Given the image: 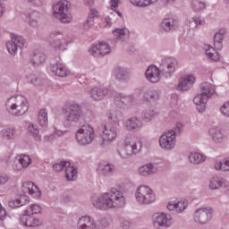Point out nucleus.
Instances as JSON below:
<instances>
[{"mask_svg": "<svg viewBox=\"0 0 229 229\" xmlns=\"http://www.w3.org/2000/svg\"><path fill=\"white\" fill-rule=\"evenodd\" d=\"M95 208L109 210V208H121L126 205V197L123 191L112 188L109 191L92 197Z\"/></svg>", "mask_w": 229, "mask_h": 229, "instance_id": "nucleus-1", "label": "nucleus"}, {"mask_svg": "<svg viewBox=\"0 0 229 229\" xmlns=\"http://www.w3.org/2000/svg\"><path fill=\"white\" fill-rule=\"evenodd\" d=\"M142 140L135 136L127 137L123 143L118 146L117 153L121 158H128L139 155L142 151Z\"/></svg>", "mask_w": 229, "mask_h": 229, "instance_id": "nucleus-2", "label": "nucleus"}, {"mask_svg": "<svg viewBox=\"0 0 229 229\" xmlns=\"http://www.w3.org/2000/svg\"><path fill=\"white\" fill-rule=\"evenodd\" d=\"M5 108L10 115L19 117L24 115L30 110V104H28V99L24 96L17 95L7 99Z\"/></svg>", "mask_w": 229, "mask_h": 229, "instance_id": "nucleus-3", "label": "nucleus"}, {"mask_svg": "<svg viewBox=\"0 0 229 229\" xmlns=\"http://www.w3.org/2000/svg\"><path fill=\"white\" fill-rule=\"evenodd\" d=\"M200 94L193 98V103L197 106L198 112L203 114L207 110V101L216 94V87L210 82H203L200 84Z\"/></svg>", "mask_w": 229, "mask_h": 229, "instance_id": "nucleus-4", "label": "nucleus"}, {"mask_svg": "<svg viewBox=\"0 0 229 229\" xmlns=\"http://www.w3.org/2000/svg\"><path fill=\"white\" fill-rule=\"evenodd\" d=\"M94 128L89 124H84L76 132V139L81 146H87L91 144L94 140Z\"/></svg>", "mask_w": 229, "mask_h": 229, "instance_id": "nucleus-5", "label": "nucleus"}, {"mask_svg": "<svg viewBox=\"0 0 229 229\" xmlns=\"http://www.w3.org/2000/svg\"><path fill=\"white\" fill-rule=\"evenodd\" d=\"M135 198L138 203H142L143 205H149V203H153L157 197L155 196V192L148 186H140L135 193Z\"/></svg>", "mask_w": 229, "mask_h": 229, "instance_id": "nucleus-6", "label": "nucleus"}, {"mask_svg": "<svg viewBox=\"0 0 229 229\" xmlns=\"http://www.w3.org/2000/svg\"><path fill=\"white\" fill-rule=\"evenodd\" d=\"M53 168L56 173L65 169V177L69 182H72L78 177V168L72 165L70 162L62 161L61 163H56L53 165Z\"/></svg>", "mask_w": 229, "mask_h": 229, "instance_id": "nucleus-7", "label": "nucleus"}, {"mask_svg": "<svg viewBox=\"0 0 229 229\" xmlns=\"http://www.w3.org/2000/svg\"><path fill=\"white\" fill-rule=\"evenodd\" d=\"M159 146L162 148V149H165L166 151L174 149V146H176V131L172 130L165 132L159 138Z\"/></svg>", "mask_w": 229, "mask_h": 229, "instance_id": "nucleus-8", "label": "nucleus"}, {"mask_svg": "<svg viewBox=\"0 0 229 229\" xmlns=\"http://www.w3.org/2000/svg\"><path fill=\"white\" fill-rule=\"evenodd\" d=\"M213 212L212 208H199L193 214V221L198 223V225H207L212 220Z\"/></svg>", "mask_w": 229, "mask_h": 229, "instance_id": "nucleus-9", "label": "nucleus"}, {"mask_svg": "<svg viewBox=\"0 0 229 229\" xmlns=\"http://www.w3.org/2000/svg\"><path fill=\"white\" fill-rule=\"evenodd\" d=\"M114 105L121 110H130L135 105V98L130 95L117 93L114 96Z\"/></svg>", "mask_w": 229, "mask_h": 229, "instance_id": "nucleus-10", "label": "nucleus"}, {"mask_svg": "<svg viewBox=\"0 0 229 229\" xmlns=\"http://www.w3.org/2000/svg\"><path fill=\"white\" fill-rule=\"evenodd\" d=\"M153 225L158 229L169 228L173 225V218L164 213H156L153 215Z\"/></svg>", "mask_w": 229, "mask_h": 229, "instance_id": "nucleus-11", "label": "nucleus"}, {"mask_svg": "<svg viewBox=\"0 0 229 229\" xmlns=\"http://www.w3.org/2000/svg\"><path fill=\"white\" fill-rule=\"evenodd\" d=\"M26 41L22 36H12V39L9 40L6 44V47L10 55H17L19 49L24 47Z\"/></svg>", "mask_w": 229, "mask_h": 229, "instance_id": "nucleus-12", "label": "nucleus"}, {"mask_svg": "<svg viewBox=\"0 0 229 229\" xmlns=\"http://www.w3.org/2000/svg\"><path fill=\"white\" fill-rule=\"evenodd\" d=\"M81 106L78 104H73L66 109L64 115L68 123H78L81 117Z\"/></svg>", "mask_w": 229, "mask_h": 229, "instance_id": "nucleus-13", "label": "nucleus"}, {"mask_svg": "<svg viewBox=\"0 0 229 229\" xmlns=\"http://www.w3.org/2000/svg\"><path fill=\"white\" fill-rule=\"evenodd\" d=\"M162 72L165 76H171L174 74L176 67H178V61L173 57H165L161 60Z\"/></svg>", "mask_w": 229, "mask_h": 229, "instance_id": "nucleus-14", "label": "nucleus"}, {"mask_svg": "<svg viewBox=\"0 0 229 229\" xmlns=\"http://www.w3.org/2000/svg\"><path fill=\"white\" fill-rule=\"evenodd\" d=\"M110 46L106 43H100L98 45H93L89 48V55L94 56L95 58H101V56H105L106 55H110Z\"/></svg>", "mask_w": 229, "mask_h": 229, "instance_id": "nucleus-15", "label": "nucleus"}, {"mask_svg": "<svg viewBox=\"0 0 229 229\" xmlns=\"http://www.w3.org/2000/svg\"><path fill=\"white\" fill-rule=\"evenodd\" d=\"M21 225L23 226H28L29 228H37V226H42V220L30 215L28 213H23L20 217Z\"/></svg>", "mask_w": 229, "mask_h": 229, "instance_id": "nucleus-16", "label": "nucleus"}, {"mask_svg": "<svg viewBox=\"0 0 229 229\" xmlns=\"http://www.w3.org/2000/svg\"><path fill=\"white\" fill-rule=\"evenodd\" d=\"M208 135L216 144H221L227 139V136L225 134V131H223L219 126L211 127L208 130Z\"/></svg>", "mask_w": 229, "mask_h": 229, "instance_id": "nucleus-17", "label": "nucleus"}, {"mask_svg": "<svg viewBox=\"0 0 229 229\" xmlns=\"http://www.w3.org/2000/svg\"><path fill=\"white\" fill-rule=\"evenodd\" d=\"M51 38H54V40L50 42L51 47L55 49H65V47H67V44H69L67 36L60 35V32L52 34Z\"/></svg>", "mask_w": 229, "mask_h": 229, "instance_id": "nucleus-18", "label": "nucleus"}, {"mask_svg": "<svg viewBox=\"0 0 229 229\" xmlns=\"http://www.w3.org/2000/svg\"><path fill=\"white\" fill-rule=\"evenodd\" d=\"M21 191L24 194H30L33 196V198H40L42 196V192L38 190V187L35 185L33 182H25L21 186Z\"/></svg>", "mask_w": 229, "mask_h": 229, "instance_id": "nucleus-19", "label": "nucleus"}, {"mask_svg": "<svg viewBox=\"0 0 229 229\" xmlns=\"http://www.w3.org/2000/svg\"><path fill=\"white\" fill-rule=\"evenodd\" d=\"M117 131H119V130L116 127L104 125L102 146H105L106 142L115 140L117 138Z\"/></svg>", "mask_w": 229, "mask_h": 229, "instance_id": "nucleus-20", "label": "nucleus"}, {"mask_svg": "<svg viewBox=\"0 0 229 229\" xmlns=\"http://www.w3.org/2000/svg\"><path fill=\"white\" fill-rule=\"evenodd\" d=\"M71 8V4L67 0H59L53 5V12L55 17H60L64 15V13H67L69 9Z\"/></svg>", "mask_w": 229, "mask_h": 229, "instance_id": "nucleus-21", "label": "nucleus"}, {"mask_svg": "<svg viewBox=\"0 0 229 229\" xmlns=\"http://www.w3.org/2000/svg\"><path fill=\"white\" fill-rule=\"evenodd\" d=\"M89 94L93 101H101V99H105L108 96V88L94 87L89 90Z\"/></svg>", "mask_w": 229, "mask_h": 229, "instance_id": "nucleus-22", "label": "nucleus"}, {"mask_svg": "<svg viewBox=\"0 0 229 229\" xmlns=\"http://www.w3.org/2000/svg\"><path fill=\"white\" fill-rule=\"evenodd\" d=\"M160 69L155 65H150L145 72L146 79L150 83H158L160 81Z\"/></svg>", "mask_w": 229, "mask_h": 229, "instance_id": "nucleus-23", "label": "nucleus"}, {"mask_svg": "<svg viewBox=\"0 0 229 229\" xmlns=\"http://www.w3.org/2000/svg\"><path fill=\"white\" fill-rule=\"evenodd\" d=\"M187 207H189V202L186 199H182L179 201H170L167 205V209L170 212H176L177 214H182Z\"/></svg>", "mask_w": 229, "mask_h": 229, "instance_id": "nucleus-24", "label": "nucleus"}, {"mask_svg": "<svg viewBox=\"0 0 229 229\" xmlns=\"http://www.w3.org/2000/svg\"><path fill=\"white\" fill-rule=\"evenodd\" d=\"M115 171V166L110 163L100 162L97 166V173L100 176H110Z\"/></svg>", "mask_w": 229, "mask_h": 229, "instance_id": "nucleus-25", "label": "nucleus"}, {"mask_svg": "<svg viewBox=\"0 0 229 229\" xmlns=\"http://www.w3.org/2000/svg\"><path fill=\"white\" fill-rule=\"evenodd\" d=\"M123 125L125 126V129L128 130V131H135L142 128V121L137 116H132L127 119Z\"/></svg>", "mask_w": 229, "mask_h": 229, "instance_id": "nucleus-26", "label": "nucleus"}, {"mask_svg": "<svg viewBox=\"0 0 229 229\" xmlns=\"http://www.w3.org/2000/svg\"><path fill=\"white\" fill-rule=\"evenodd\" d=\"M114 77L117 81H120V83H126L127 81H130V78H131V73L127 68L118 67L114 71Z\"/></svg>", "mask_w": 229, "mask_h": 229, "instance_id": "nucleus-27", "label": "nucleus"}, {"mask_svg": "<svg viewBox=\"0 0 229 229\" xmlns=\"http://www.w3.org/2000/svg\"><path fill=\"white\" fill-rule=\"evenodd\" d=\"M196 82V77L193 75H187L185 77L181 78L180 82L177 86L178 90H189Z\"/></svg>", "mask_w": 229, "mask_h": 229, "instance_id": "nucleus-28", "label": "nucleus"}, {"mask_svg": "<svg viewBox=\"0 0 229 229\" xmlns=\"http://www.w3.org/2000/svg\"><path fill=\"white\" fill-rule=\"evenodd\" d=\"M78 229H96L98 225L96 221L93 220L90 216H82L78 221Z\"/></svg>", "mask_w": 229, "mask_h": 229, "instance_id": "nucleus-29", "label": "nucleus"}, {"mask_svg": "<svg viewBox=\"0 0 229 229\" xmlns=\"http://www.w3.org/2000/svg\"><path fill=\"white\" fill-rule=\"evenodd\" d=\"M50 70L55 76H59V78H65L69 74L67 68L58 62L51 64Z\"/></svg>", "mask_w": 229, "mask_h": 229, "instance_id": "nucleus-30", "label": "nucleus"}, {"mask_svg": "<svg viewBox=\"0 0 229 229\" xmlns=\"http://www.w3.org/2000/svg\"><path fill=\"white\" fill-rule=\"evenodd\" d=\"M41 17H42V13H40L37 10H31L28 12L26 14V18L29 21V24L32 28L38 27V21H40Z\"/></svg>", "mask_w": 229, "mask_h": 229, "instance_id": "nucleus-31", "label": "nucleus"}, {"mask_svg": "<svg viewBox=\"0 0 229 229\" xmlns=\"http://www.w3.org/2000/svg\"><path fill=\"white\" fill-rule=\"evenodd\" d=\"M160 99V92L157 89H148L143 94V101L147 103H156Z\"/></svg>", "mask_w": 229, "mask_h": 229, "instance_id": "nucleus-32", "label": "nucleus"}, {"mask_svg": "<svg viewBox=\"0 0 229 229\" xmlns=\"http://www.w3.org/2000/svg\"><path fill=\"white\" fill-rule=\"evenodd\" d=\"M157 171L158 168H157L153 163H148L139 168V173L141 176H149V174H155Z\"/></svg>", "mask_w": 229, "mask_h": 229, "instance_id": "nucleus-33", "label": "nucleus"}, {"mask_svg": "<svg viewBox=\"0 0 229 229\" xmlns=\"http://www.w3.org/2000/svg\"><path fill=\"white\" fill-rule=\"evenodd\" d=\"M226 183H228V182H226V180L224 178L215 176L209 182V189H211V191H216L219 187L225 189Z\"/></svg>", "mask_w": 229, "mask_h": 229, "instance_id": "nucleus-34", "label": "nucleus"}, {"mask_svg": "<svg viewBox=\"0 0 229 229\" xmlns=\"http://www.w3.org/2000/svg\"><path fill=\"white\" fill-rule=\"evenodd\" d=\"M225 35H226V29H221L215 34L214 46L216 49H223V38H225Z\"/></svg>", "mask_w": 229, "mask_h": 229, "instance_id": "nucleus-35", "label": "nucleus"}, {"mask_svg": "<svg viewBox=\"0 0 229 229\" xmlns=\"http://www.w3.org/2000/svg\"><path fill=\"white\" fill-rule=\"evenodd\" d=\"M96 17H99V12L97 11L96 8H90L88 19L84 23V30H90V28L94 26V19H96Z\"/></svg>", "mask_w": 229, "mask_h": 229, "instance_id": "nucleus-36", "label": "nucleus"}, {"mask_svg": "<svg viewBox=\"0 0 229 229\" xmlns=\"http://www.w3.org/2000/svg\"><path fill=\"white\" fill-rule=\"evenodd\" d=\"M113 35L117 40H122L124 42V40H128V37H130V30H128L126 28L114 29L113 30Z\"/></svg>", "mask_w": 229, "mask_h": 229, "instance_id": "nucleus-37", "label": "nucleus"}, {"mask_svg": "<svg viewBox=\"0 0 229 229\" xmlns=\"http://www.w3.org/2000/svg\"><path fill=\"white\" fill-rule=\"evenodd\" d=\"M204 49L208 60H211V62H217L219 60V53H217V51H216L210 45H205Z\"/></svg>", "mask_w": 229, "mask_h": 229, "instance_id": "nucleus-38", "label": "nucleus"}, {"mask_svg": "<svg viewBox=\"0 0 229 229\" xmlns=\"http://www.w3.org/2000/svg\"><path fill=\"white\" fill-rule=\"evenodd\" d=\"M45 61L46 55H44L42 52H36L33 54L30 59V64H32L34 67H38V65H42Z\"/></svg>", "mask_w": 229, "mask_h": 229, "instance_id": "nucleus-39", "label": "nucleus"}, {"mask_svg": "<svg viewBox=\"0 0 229 229\" xmlns=\"http://www.w3.org/2000/svg\"><path fill=\"white\" fill-rule=\"evenodd\" d=\"M174 26H176V21L173 18H167L161 22L160 30L163 31H171L174 30Z\"/></svg>", "mask_w": 229, "mask_h": 229, "instance_id": "nucleus-40", "label": "nucleus"}, {"mask_svg": "<svg viewBox=\"0 0 229 229\" xmlns=\"http://www.w3.org/2000/svg\"><path fill=\"white\" fill-rule=\"evenodd\" d=\"M17 129L14 127L5 128L2 131L1 135L4 140H13Z\"/></svg>", "mask_w": 229, "mask_h": 229, "instance_id": "nucleus-41", "label": "nucleus"}, {"mask_svg": "<svg viewBox=\"0 0 229 229\" xmlns=\"http://www.w3.org/2000/svg\"><path fill=\"white\" fill-rule=\"evenodd\" d=\"M206 159L207 157L203 156V154L198 152H191L189 156V161L191 164H202V162H205Z\"/></svg>", "mask_w": 229, "mask_h": 229, "instance_id": "nucleus-42", "label": "nucleus"}, {"mask_svg": "<svg viewBox=\"0 0 229 229\" xmlns=\"http://www.w3.org/2000/svg\"><path fill=\"white\" fill-rule=\"evenodd\" d=\"M28 203H30V197L27 195H21L19 199L10 202V207L19 208L23 207V205H28Z\"/></svg>", "mask_w": 229, "mask_h": 229, "instance_id": "nucleus-43", "label": "nucleus"}, {"mask_svg": "<svg viewBox=\"0 0 229 229\" xmlns=\"http://www.w3.org/2000/svg\"><path fill=\"white\" fill-rule=\"evenodd\" d=\"M28 131H29L30 135L34 137V139L38 142L41 140L40 135H38L40 133V131L38 130V126L37 124L30 123L29 127H28Z\"/></svg>", "mask_w": 229, "mask_h": 229, "instance_id": "nucleus-44", "label": "nucleus"}, {"mask_svg": "<svg viewBox=\"0 0 229 229\" xmlns=\"http://www.w3.org/2000/svg\"><path fill=\"white\" fill-rule=\"evenodd\" d=\"M107 118L113 123H119V121L123 119V112L119 110H113L107 114Z\"/></svg>", "mask_w": 229, "mask_h": 229, "instance_id": "nucleus-45", "label": "nucleus"}, {"mask_svg": "<svg viewBox=\"0 0 229 229\" xmlns=\"http://www.w3.org/2000/svg\"><path fill=\"white\" fill-rule=\"evenodd\" d=\"M157 117V112L153 109H145L141 114V119L146 123H149V121H153Z\"/></svg>", "mask_w": 229, "mask_h": 229, "instance_id": "nucleus-46", "label": "nucleus"}, {"mask_svg": "<svg viewBox=\"0 0 229 229\" xmlns=\"http://www.w3.org/2000/svg\"><path fill=\"white\" fill-rule=\"evenodd\" d=\"M132 4L135 6H140V8H146L147 6H151L155 4L158 0H130Z\"/></svg>", "mask_w": 229, "mask_h": 229, "instance_id": "nucleus-47", "label": "nucleus"}, {"mask_svg": "<svg viewBox=\"0 0 229 229\" xmlns=\"http://www.w3.org/2000/svg\"><path fill=\"white\" fill-rule=\"evenodd\" d=\"M191 6L194 12H203L207 8V3L203 0H192Z\"/></svg>", "mask_w": 229, "mask_h": 229, "instance_id": "nucleus-48", "label": "nucleus"}, {"mask_svg": "<svg viewBox=\"0 0 229 229\" xmlns=\"http://www.w3.org/2000/svg\"><path fill=\"white\" fill-rule=\"evenodd\" d=\"M38 123L40 126H47L48 120H47V111L46 109H42L39 111L38 115Z\"/></svg>", "mask_w": 229, "mask_h": 229, "instance_id": "nucleus-49", "label": "nucleus"}, {"mask_svg": "<svg viewBox=\"0 0 229 229\" xmlns=\"http://www.w3.org/2000/svg\"><path fill=\"white\" fill-rule=\"evenodd\" d=\"M19 164H21V167L23 169H26L28 167H30V165H31V157H30V156L28 155H20L19 156Z\"/></svg>", "mask_w": 229, "mask_h": 229, "instance_id": "nucleus-50", "label": "nucleus"}, {"mask_svg": "<svg viewBox=\"0 0 229 229\" xmlns=\"http://www.w3.org/2000/svg\"><path fill=\"white\" fill-rule=\"evenodd\" d=\"M40 212H42V208H40L38 204H32L24 210V214H29L30 216L40 214Z\"/></svg>", "mask_w": 229, "mask_h": 229, "instance_id": "nucleus-51", "label": "nucleus"}, {"mask_svg": "<svg viewBox=\"0 0 229 229\" xmlns=\"http://www.w3.org/2000/svg\"><path fill=\"white\" fill-rule=\"evenodd\" d=\"M215 169L222 170V171H229V160L224 159L222 162H218L215 164Z\"/></svg>", "mask_w": 229, "mask_h": 229, "instance_id": "nucleus-52", "label": "nucleus"}, {"mask_svg": "<svg viewBox=\"0 0 229 229\" xmlns=\"http://www.w3.org/2000/svg\"><path fill=\"white\" fill-rule=\"evenodd\" d=\"M27 4L29 6H33L34 8H42V6L45 4V0H26Z\"/></svg>", "mask_w": 229, "mask_h": 229, "instance_id": "nucleus-53", "label": "nucleus"}, {"mask_svg": "<svg viewBox=\"0 0 229 229\" xmlns=\"http://www.w3.org/2000/svg\"><path fill=\"white\" fill-rule=\"evenodd\" d=\"M203 24V20L201 19V17H195V18H191L190 20V23L189 26L190 28H196L198 25H201Z\"/></svg>", "mask_w": 229, "mask_h": 229, "instance_id": "nucleus-54", "label": "nucleus"}, {"mask_svg": "<svg viewBox=\"0 0 229 229\" xmlns=\"http://www.w3.org/2000/svg\"><path fill=\"white\" fill-rule=\"evenodd\" d=\"M220 112L224 117H229V101L225 102L220 108Z\"/></svg>", "mask_w": 229, "mask_h": 229, "instance_id": "nucleus-55", "label": "nucleus"}, {"mask_svg": "<svg viewBox=\"0 0 229 229\" xmlns=\"http://www.w3.org/2000/svg\"><path fill=\"white\" fill-rule=\"evenodd\" d=\"M57 19H60L61 22L67 23L72 21V16L69 15L67 13H64L61 16L57 17Z\"/></svg>", "mask_w": 229, "mask_h": 229, "instance_id": "nucleus-56", "label": "nucleus"}, {"mask_svg": "<svg viewBox=\"0 0 229 229\" xmlns=\"http://www.w3.org/2000/svg\"><path fill=\"white\" fill-rule=\"evenodd\" d=\"M99 226L100 228H106L110 226V217H104L99 220Z\"/></svg>", "mask_w": 229, "mask_h": 229, "instance_id": "nucleus-57", "label": "nucleus"}, {"mask_svg": "<svg viewBox=\"0 0 229 229\" xmlns=\"http://www.w3.org/2000/svg\"><path fill=\"white\" fill-rule=\"evenodd\" d=\"M10 181V176L8 174H0V185H4Z\"/></svg>", "mask_w": 229, "mask_h": 229, "instance_id": "nucleus-58", "label": "nucleus"}, {"mask_svg": "<svg viewBox=\"0 0 229 229\" xmlns=\"http://www.w3.org/2000/svg\"><path fill=\"white\" fill-rule=\"evenodd\" d=\"M4 219H6V209L0 203V221H4Z\"/></svg>", "mask_w": 229, "mask_h": 229, "instance_id": "nucleus-59", "label": "nucleus"}, {"mask_svg": "<svg viewBox=\"0 0 229 229\" xmlns=\"http://www.w3.org/2000/svg\"><path fill=\"white\" fill-rule=\"evenodd\" d=\"M109 3L111 4V10H115V8H119L121 0H110Z\"/></svg>", "mask_w": 229, "mask_h": 229, "instance_id": "nucleus-60", "label": "nucleus"}, {"mask_svg": "<svg viewBox=\"0 0 229 229\" xmlns=\"http://www.w3.org/2000/svg\"><path fill=\"white\" fill-rule=\"evenodd\" d=\"M131 223H130V221H128V220H124V221H123L122 223H121V226H122V228H123V229H128V228H130V226H131Z\"/></svg>", "mask_w": 229, "mask_h": 229, "instance_id": "nucleus-61", "label": "nucleus"}, {"mask_svg": "<svg viewBox=\"0 0 229 229\" xmlns=\"http://www.w3.org/2000/svg\"><path fill=\"white\" fill-rule=\"evenodd\" d=\"M105 22H106V28H110L112 26V19L110 17H106L105 18Z\"/></svg>", "mask_w": 229, "mask_h": 229, "instance_id": "nucleus-62", "label": "nucleus"}, {"mask_svg": "<svg viewBox=\"0 0 229 229\" xmlns=\"http://www.w3.org/2000/svg\"><path fill=\"white\" fill-rule=\"evenodd\" d=\"M180 130H182V123H176V126L174 128L175 134L180 133Z\"/></svg>", "mask_w": 229, "mask_h": 229, "instance_id": "nucleus-63", "label": "nucleus"}, {"mask_svg": "<svg viewBox=\"0 0 229 229\" xmlns=\"http://www.w3.org/2000/svg\"><path fill=\"white\" fill-rule=\"evenodd\" d=\"M4 12H6L4 6H3V4H0V17H3V15H4Z\"/></svg>", "mask_w": 229, "mask_h": 229, "instance_id": "nucleus-64", "label": "nucleus"}]
</instances>
